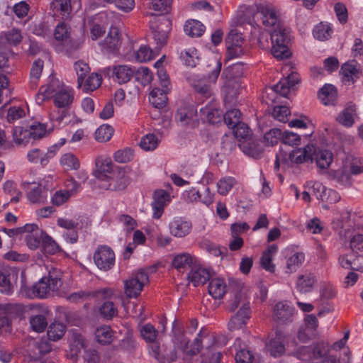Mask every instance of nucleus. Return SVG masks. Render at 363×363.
Wrapping results in <instances>:
<instances>
[{"mask_svg":"<svg viewBox=\"0 0 363 363\" xmlns=\"http://www.w3.org/2000/svg\"><path fill=\"white\" fill-rule=\"evenodd\" d=\"M203 341L206 342V352L201 357L200 363H220L223 355L220 351L217 350L215 338L213 336L208 335L207 330L203 329L200 330L187 353L190 355H195L199 353L201 351Z\"/></svg>","mask_w":363,"mask_h":363,"instance_id":"nucleus-1","label":"nucleus"},{"mask_svg":"<svg viewBox=\"0 0 363 363\" xmlns=\"http://www.w3.org/2000/svg\"><path fill=\"white\" fill-rule=\"evenodd\" d=\"M290 31L283 23H278L271 33L272 53L278 60L289 58L291 55L288 48Z\"/></svg>","mask_w":363,"mask_h":363,"instance_id":"nucleus-2","label":"nucleus"},{"mask_svg":"<svg viewBox=\"0 0 363 363\" xmlns=\"http://www.w3.org/2000/svg\"><path fill=\"white\" fill-rule=\"evenodd\" d=\"M62 272L57 268H52L48 275L43 277L33 286V294L38 298H45L50 291H58L62 285Z\"/></svg>","mask_w":363,"mask_h":363,"instance_id":"nucleus-3","label":"nucleus"},{"mask_svg":"<svg viewBox=\"0 0 363 363\" xmlns=\"http://www.w3.org/2000/svg\"><path fill=\"white\" fill-rule=\"evenodd\" d=\"M237 66H229L224 69L221 78H225L222 91L224 94V101L227 106L228 104H233L237 101V97L240 94V85L237 79L233 77V73Z\"/></svg>","mask_w":363,"mask_h":363,"instance_id":"nucleus-4","label":"nucleus"},{"mask_svg":"<svg viewBox=\"0 0 363 363\" xmlns=\"http://www.w3.org/2000/svg\"><path fill=\"white\" fill-rule=\"evenodd\" d=\"M95 265L101 271L111 269L116 262V255L112 248L108 245H99L93 255Z\"/></svg>","mask_w":363,"mask_h":363,"instance_id":"nucleus-5","label":"nucleus"},{"mask_svg":"<svg viewBox=\"0 0 363 363\" xmlns=\"http://www.w3.org/2000/svg\"><path fill=\"white\" fill-rule=\"evenodd\" d=\"M149 281L147 272L140 269L133 277L124 281L125 295L129 298H136L142 291L143 286Z\"/></svg>","mask_w":363,"mask_h":363,"instance_id":"nucleus-6","label":"nucleus"},{"mask_svg":"<svg viewBox=\"0 0 363 363\" xmlns=\"http://www.w3.org/2000/svg\"><path fill=\"white\" fill-rule=\"evenodd\" d=\"M48 311L46 308L35 304L30 306L29 323L31 328L37 332L42 333L48 325L46 315Z\"/></svg>","mask_w":363,"mask_h":363,"instance_id":"nucleus-7","label":"nucleus"},{"mask_svg":"<svg viewBox=\"0 0 363 363\" xmlns=\"http://www.w3.org/2000/svg\"><path fill=\"white\" fill-rule=\"evenodd\" d=\"M57 149V145L49 147L46 151L35 147L28 151L27 159L30 163L45 167L48 164L50 160L56 155Z\"/></svg>","mask_w":363,"mask_h":363,"instance_id":"nucleus-8","label":"nucleus"},{"mask_svg":"<svg viewBox=\"0 0 363 363\" xmlns=\"http://www.w3.org/2000/svg\"><path fill=\"white\" fill-rule=\"evenodd\" d=\"M66 86L58 79L52 77L45 86H42L35 95L36 103L39 105L43 103L45 99L53 98Z\"/></svg>","mask_w":363,"mask_h":363,"instance_id":"nucleus-9","label":"nucleus"},{"mask_svg":"<svg viewBox=\"0 0 363 363\" xmlns=\"http://www.w3.org/2000/svg\"><path fill=\"white\" fill-rule=\"evenodd\" d=\"M107 185L104 184L103 186L111 191H121L126 188L130 182V179L124 169L116 168L106 180Z\"/></svg>","mask_w":363,"mask_h":363,"instance_id":"nucleus-10","label":"nucleus"},{"mask_svg":"<svg viewBox=\"0 0 363 363\" xmlns=\"http://www.w3.org/2000/svg\"><path fill=\"white\" fill-rule=\"evenodd\" d=\"M150 354L160 363H171L176 359V353L166 345H160V342L149 345Z\"/></svg>","mask_w":363,"mask_h":363,"instance_id":"nucleus-11","label":"nucleus"},{"mask_svg":"<svg viewBox=\"0 0 363 363\" xmlns=\"http://www.w3.org/2000/svg\"><path fill=\"white\" fill-rule=\"evenodd\" d=\"M105 72L118 84H124L132 79L136 69L128 65H116L106 68Z\"/></svg>","mask_w":363,"mask_h":363,"instance_id":"nucleus-12","label":"nucleus"},{"mask_svg":"<svg viewBox=\"0 0 363 363\" xmlns=\"http://www.w3.org/2000/svg\"><path fill=\"white\" fill-rule=\"evenodd\" d=\"M294 308L287 301L278 302L273 310V318L279 324H286L292 321Z\"/></svg>","mask_w":363,"mask_h":363,"instance_id":"nucleus-13","label":"nucleus"},{"mask_svg":"<svg viewBox=\"0 0 363 363\" xmlns=\"http://www.w3.org/2000/svg\"><path fill=\"white\" fill-rule=\"evenodd\" d=\"M171 200L169 194L163 189H157L153 194V201L152 202V217L159 219L164 212L165 206Z\"/></svg>","mask_w":363,"mask_h":363,"instance_id":"nucleus-14","label":"nucleus"},{"mask_svg":"<svg viewBox=\"0 0 363 363\" xmlns=\"http://www.w3.org/2000/svg\"><path fill=\"white\" fill-rule=\"evenodd\" d=\"M170 234L175 238H184L188 235L192 229L190 220L182 217L174 218L169 224Z\"/></svg>","mask_w":363,"mask_h":363,"instance_id":"nucleus-15","label":"nucleus"},{"mask_svg":"<svg viewBox=\"0 0 363 363\" xmlns=\"http://www.w3.org/2000/svg\"><path fill=\"white\" fill-rule=\"evenodd\" d=\"M257 13L260 14L262 23L266 27H277L279 21L278 16L274 8L270 5L256 4Z\"/></svg>","mask_w":363,"mask_h":363,"instance_id":"nucleus-16","label":"nucleus"},{"mask_svg":"<svg viewBox=\"0 0 363 363\" xmlns=\"http://www.w3.org/2000/svg\"><path fill=\"white\" fill-rule=\"evenodd\" d=\"M314 153H315V147L313 144H308L304 147L291 151V161L296 164L313 162Z\"/></svg>","mask_w":363,"mask_h":363,"instance_id":"nucleus-17","label":"nucleus"},{"mask_svg":"<svg viewBox=\"0 0 363 363\" xmlns=\"http://www.w3.org/2000/svg\"><path fill=\"white\" fill-rule=\"evenodd\" d=\"M342 79L345 83L353 84L361 76V70L357 62L350 61L344 63L340 71Z\"/></svg>","mask_w":363,"mask_h":363,"instance_id":"nucleus-18","label":"nucleus"},{"mask_svg":"<svg viewBox=\"0 0 363 363\" xmlns=\"http://www.w3.org/2000/svg\"><path fill=\"white\" fill-rule=\"evenodd\" d=\"M66 186L69 189L68 190H60L54 194L52 197V204L55 206L63 204L69 199L71 195L76 194L80 187V184L72 179L67 181Z\"/></svg>","mask_w":363,"mask_h":363,"instance_id":"nucleus-19","label":"nucleus"},{"mask_svg":"<svg viewBox=\"0 0 363 363\" xmlns=\"http://www.w3.org/2000/svg\"><path fill=\"white\" fill-rule=\"evenodd\" d=\"M299 82L298 74L292 72L286 77L282 78L272 89L281 96L287 97L288 94L293 87Z\"/></svg>","mask_w":363,"mask_h":363,"instance_id":"nucleus-20","label":"nucleus"},{"mask_svg":"<svg viewBox=\"0 0 363 363\" xmlns=\"http://www.w3.org/2000/svg\"><path fill=\"white\" fill-rule=\"evenodd\" d=\"M357 118L355 104H348L336 116V121L345 128H351Z\"/></svg>","mask_w":363,"mask_h":363,"instance_id":"nucleus-21","label":"nucleus"},{"mask_svg":"<svg viewBox=\"0 0 363 363\" xmlns=\"http://www.w3.org/2000/svg\"><path fill=\"white\" fill-rule=\"evenodd\" d=\"M328 177L330 179L337 183L342 187L350 188L352 186L353 180L346 165H344L335 170H330L328 172Z\"/></svg>","mask_w":363,"mask_h":363,"instance_id":"nucleus-22","label":"nucleus"},{"mask_svg":"<svg viewBox=\"0 0 363 363\" xmlns=\"http://www.w3.org/2000/svg\"><path fill=\"white\" fill-rule=\"evenodd\" d=\"M286 335L281 330H277L275 337L272 338L267 343L266 347L270 354L274 357L281 356L285 352L284 342L286 339Z\"/></svg>","mask_w":363,"mask_h":363,"instance_id":"nucleus-23","label":"nucleus"},{"mask_svg":"<svg viewBox=\"0 0 363 363\" xmlns=\"http://www.w3.org/2000/svg\"><path fill=\"white\" fill-rule=\"evenodd\" d=\"M316 281L317 277L313 273L305 272L298 277L296 287L300 293L306 294L312 291Z\"/></svg>","mask_w":363,"mask_h":363,"instance_id":"nucleus-24","label":"nucleus"},{"mask_svg":"<svg viewBox=\"0 0 363 363\" xmlns=\"http://www.w3.org/2000/svg\"><path fill=\"white\" fill-rule=\"evenodd\" d=\"M48 196V189L42 184H38L28 191L27 198L31 203H44Z\"/></svg>","mask_w":363,"mask_h":363,"instance_id":"nucleus-25","label":"nucleus"},{"mask_svg":"<svg viewBox=\"0 0 363 363\" xmlns=\"http://www.w3.org/2000/svg\"><path fill=\"white\" fill-rule=\"evenodd\" d=\"M96 165L97 167V177L102 181L112 174L114 170L117 168L113 166L111 159L99 157L96 160Z\"/></svg>","mask_w":363,"mask_h":363,"instance_id":"nucleus-26","label":"nucleus"},{"mask_svg":"<svg viewBox=\"0 0 363 363\" xmlns=\"http://www.w3.org/2000/svg\"><path fill=\"white\" fill-rule=\"evenodd\" d=\"M121 46L119 30L116 27H111L104 42V48L109 52L118 51Z\"/></svg>","mask_w":363,"mask_h":363,"instance_id":"nucleus-27","label":"nucleus"},{"mask_svg":"<svg viewBox=\"0 0 363 363\" xmlns=\"http://www.w3.org/2000/svg\"><path fill=\"white\" fill-rule=\"evenodd\" d=\"M239 145L240 148L245 155L255 159L260 158L263 154L262 147L255 143L254 140L251 138H250L249 140L241 141Z\"/></svg>","mask_w":363,"mask_h":363,"instance_id":"nucleus-28","label":"nucleus"},{"mask_svg":"<svg viewBox=\"0 0 363 363\" xmlns=\"http://www.w3.org/2000/svg\"><path fill=\"white\" fill-rule=\"evenodd\" d=\"M250 318V310L239 309L237 313L231 318L228 323V328L230 330H235L242 328L246 325L247 321Z\"/></svg>","mask_w":363,"mask_h":363,"instance_id":"nucleus-29","label":"nucleus"},{"mask_svg":"<svg viewBox=\"0 0 363 363\" xmlns=\"http://www.w3.org/2000/svg\"><path fill=\"white\" fill-rule=\"evenodd\" d=\"M54 104L60 108H69L73 102L74 94L68 87H65L53 97Z\"/></svg>","mask_w":363,"mask_h":363,"instance_id":"nucleus-30","label":"nucleus"},{"mask_svg":"<svg viewBox=\"0 0 363 363\" xmlns=\"http://www.w3.org/2000/svg\"><path fill=\"white\" fill-rule=\"evenodd\" d=\"M318 99L325 106L334 105L337 99V89L333 84H325L318 92Z\"/></svg>","mask_w":363,"mask_h":363,"instance_id":"nucleus-31","label":"nucleus"},{"mask_svg":"<svg viewBox=\"0 0 363 363\" xmlns=\"http://www.w3.org/2000/svg\"><path fill=\"white\" fill-rule=\"evenodd\" d=\"M209 294L216 299L222 298L226 292V284L223 279L213 278L209 281L208 286Z\"/></svg>","mask_w":363,"mask_h":363,"instance_id":"nucleus-32","label":"nucleus"},{"mask_svg":"<svg viewBox=\"0 0 363 363\" xmlns=\"http://www.w3.org/2000/svg\"><path fill=\"white\" fill-rule=\"evenodd\" d=\"M277 245L275 244L269 245L267 249L263 252L260 264L263 269L269 272L275 271V265L272 263V259L277 252Z\"/></svg>","mask_w":363,"mask_h":363,"instance_id":"nucleus-33","label":"nucleus"},{"mask_svg":"<svg viewBox=\"0 0 363 363\" xmlns=\"http://www.w3.org/2000/svg\"><path fill=\"white\" fill-rule=\"evenodd\" d=\"M188 279L194 286L203 285L210 279V274L208 271L204 268H193L188 274Z\"/></svg>","mask_w":363,"mask_h":363,"instance_id":"nucleus-34","label":"nucleus"},{"mask_svg":"<svg viewBox=\"0 0 363 363\" xmlns=\"http://www.w3.org/2000/svg\"><path fill=\"white\" fill-rule=\"evenodd\" d=\"M196 117V111L192 106H182L178 108L176 120L182 125L190 124Z\"/></svg>","mask_w":363,"mask_h":363,"instance_id":"nucleus-35","label":"nucleus"},{"mask_svg":"<svg viewBox=\"0 0 363 363\" xmlns=\"http://www.w3.org/2000/svg\"><path fill=\"white\" fill-rule=\"evenodd\" d=\"M244 308H247V310H250V301L246 293L242 289H240L235 294L234 298L230 301L228 304V310L233 312L237 308L244 309Z\"/></svg>","mask_w":363,"mask_h":363,"instance_id":"nucleus-36","label":"nucleus"},{"mask_svg":"<svg viewBox=\"0 0 363 363\" xmlns=\"http://www.w3.org/2000/svg\"><path fill=\"white\" fill-rule=\"evenodd\" d=\"M168 89L154 88L150 93L149 101L157 108H162L167 101V92Z\"/></svg>","mask_w":363,"mask_h":363,"instance_id":"nucleus-37","label":"nucleus"},{"mask_svg":"<svg viewBox=\"0 0 363 363\" xmlns=\"http://www.w3.org/2000/svg\"><path fill=\"white\" fill-rule=\"evenodd\" d=\"M313 160H315L317 167L320 169H327L333 160V153L328 150H317L313 154Z\"/></svg>","mask_w":363,"mask_h":363,"instance_id":"nucleus-38","label":"nucleus"},{"mask_svg":"<svg viewBox=\"0 0 363 363\" xmlns=\"http://www.w3.org/2000/svg\"><path fill=\"white\" fill-rule=\"evenodd\" d=\"M185 33L190 37H200L205 30L204 26L199 21H187L184 26Z\"/></svg>","mask_w":363,"mask_h":363,"instance_id":"nucleus-39","label":"nucleus"},{"mask_svg":"<svg viewBox=\"0 0 363 363\" xmlns=\"http://www.w3.org/2000/svg\"><path fill=\"white\" fill-rule=\"evenodd\" d=\"M180 58L183 63L189 67H196L200 60L198 51L194 48H190L182 51L180 53Z\"/></svg>","mask_w":363,"mask_h":363,"instance_id":"nucleus-40","label":"nucleus"},{"mask_svg":"<svg viewBox=\"0 0 363 363\" xmlns=\"http://www.w3.org/2000/svg\"><path fill=\"white\" fill-rule=\"evenodd\" d=\"M44 62L42 60H35L31 67L29 85L32 89H36L43 71Z\"/></svg>","mask_w":363,"mask_h":363,"instance_id":"nucleus-41","label":"nucleus"},{"mask_svg":"<svg viewBox=\"0 0 363 363\" xmlns=\"http://www.w3.org/2000/svg\"><path fill=\"white\" fill-rule=\"evenodd\" d=\"M95 337L99 344L103 345H109L113 341V333L109 326L104 325L96 328Z\"/></svg>","mask_w":363,"mask_h":363,"instance_id":"nucleus-42","label":"nucleus"},{"mask_svg":"<svg viewBox=\"0 0 363 363\" xmlns=\"http://www.w3.org/2000/svg\"><path fill=\"white\" fill-rule=\"evenodd\" d=\"M65 331V325L60 322L55 321L49 325L47 335L50 340L57 341L64 336Z\"/></svg>","mask_w":363,"mask_h":363,"instance_id":"nucleus-43","label":"nucleus"},{"mask_svg":"<svg viewBox=\"0 0 363 363\" xmlns=\"http://www.w3.org/2000/svg\"><path fill=\"white\" fill-rule=\"evenodd\" d=\"M291 161V152L280 148L279 151L276 154V160L274 162V169L278 170L280 167L282 169H287L292 164Z\"/></svg>","mask_w":363,"mask_h":363,"instance_id":"nucleus-44","label":"nucleus"},{"mask_svg":"<svg viewBox=\"0 0 363 363\" xmlns=\"http://www.w3.org/2000/svg\"><path fill=\"white\" fill-rule=\"evenodd\" d=\"M333 32V30L330 25L322 22L316 25L313 30L314 38L321 41L328 40L331 37Z\"/></svg>","mask_w":363,"mask_h":363,"instance_id":"nucleus-45","label":"nucleus"},{"mask_svg":"<svg viewBox=\"0 0 363 363\" xmlns=\"http://www.w3.org/2000/svg\"><path fill=\"white\" fill-rule=\"evenodd\" d=\"M0 291L7 295L13 291V286L10 280V271L6 267L0 271Z\"/></svg>","mask_w":363,"mask_h":363,"instance_id":"nucleus-46","label":"nucleus"},{"mask_svg":"<svg viewBox=\"0 0 363 363\" xmlns=\"http://www.w3.org/2000/svg\"><path fill=\"white\" fill-rule=\"evenodd\" d=\"M140 333L142 337L150 345L159 341L157 338L158 331L150 323L143 325L140 329Z\"/></svg>","mask_w":363,"mask_h":363,"instance_id":"nucleus-47","label":"nucleus"},{"mask_svg":"<svg viewBox=\"0 0 363 363\" xmlns=\"http://www.w3.org/2000/svg\"><path fill=\"white\" fill-rule=\"evenodd\" d=\"M30 133L21 127H15L13 131V140L17 145L25 146L30 140Z\"/></svg>","mask_w":363,"mask_h":363,"instance_id":"nucleus-48","label":"nucleus"},{"mask_svg":"<svg viewBox=\"0 0 363 363\" xmlns=\"http://www.w3.org/2000/svg\"><path fill=\"white\" fill-rule=\"evenodd\" d=\"M70 28L65 23H60L57 25L54 32V37L57 41L62 42L66 45L69 42Z\"/></svg>","mask_w":363,"mask_h":363,"instance_id":"nucleus-49","label":"nucleus"},{"mask_svg":"<svg viewBox=\"0 0 363 363\" xmlns=\"http://www.w3.org/2000/svg\"><path fill=\"white\" fill-rule=\"evenodd\" d=\"M305 255L303 252H296L287 259L286 272L292 273L296 272L303 263Z\"/></svg>","mask_w":363,"mask_h":363,"instance_id":"nucleus-50","label":"nucleus"},{"mask_svg":"<svg viewBox=\"0 0 363 363\" xmlns=\"http://www.w3.org/2000/svg\"><path fill=\"white\" fill-rule=\"evenodd\" d=\"M192 261V257L190 254L187 252H183L178 254L174 257L172 261V265L178 271H182L190 267Z\"/></svg>","mask_w":363,"mask_h":363,"instance_id":"nucleus-51","label":"nucleus"},{"mask_svg":"<svg viewBox=\"0 0 363 363\" xmlns=\"http://www.w3.org/2000/svg\"><path fill=\"white\" fill-rule=\"evenodd\" d=\"M86 346V340L83 335L79 333L72 334L69 340V348L72 354L77 355Z\"/></svg>","mask_w":363,"mask_h":363,"instance_id":"nucleus-52","label":"nucleus"},{"mask_svg":"<svg viewBox=\"0 0 363 363\" xmlns=\"http://www.w3.org/2000/svg\"><path fill=\"white\" fill-rule=\"evenodd\" d=\"M169 21L165 19L164 21L162 22L153 32L154 39L160 47L164 46L167 43L168 39V30H164L162 27V26H166L169 28Z\"/></svg>","mask_w":363,"mask_h":363,"instance_id":"nucleus-53","label":"nucleus"},{"mask_svg":"<svg viewBox=\"0 0 363 363\" xmlns=\"http://www.w3.org/2000/svg\"><path fill=\"white\" fill-rule=\"evenodd\" d=\"M41 247L45 254L54 255L60 250L58 244L47 233L43 235Z\"/></svg>","mask_w":363,"mask_h":363,"instance_id":"nucleus-54","label":"nucleus"},{"mask_svg":"<svg viewBox=\"0 0 363 363\" xmlns=\"http://www.w3.org/2000/svg\"><path fill=\"white\" fill-rule=\"evenodd\" d=\"M113 128L111 125H102L95 131L94 138L98 142H107L113 136Z\"/></svg>","mask_w":363,"mask_h":363,"instance_id":"nucleus-55","label":"nucleus"},{"mask_svg":"<svg viewBox=\"0 0 363 363\" xmlns=\"http://www.w3.org/2000/svg\"><path fill=\"white\" fill-rule=\"evenodd\" d=\"M241 118V112L240 110L233 108L227 111L223 116V121L230 128H234L236 124L239 123Z\"/></svg>","mask_w":363,"mask_h":363,"instance_id":"nucleus-56","label":"nucleus"},{"mask_svg":"<svg viewBox=\"0 0 363 363\" xmlns=\"http://www.w3.org/2000/svg\"><path fill=\"white\" fill-rule=\"evenodd\" d=\"M51 7L57 11H60L63 18H67L72 10L71 0H53Z\"/></svg>","mask_w":363,"mask_h":363,"instance_id":"nucleus-57","label":"nucleus"},{"mask_svg":"<svg viewBox=\"0 0 363 363\" xmlns=\"http://www.w3.org/2000/svg\"><path fill=\"white\" fill-rule=\"evenodd\" d=\"M60 164L67 170L78 169L80 164L77 157L72 153L63 155L60 159Z\"/></svg>","mask_w":363,"mask_h":363,"instance_id":"nucleus-58","label":"nucleus"},{"mask_svg":"<svg viewBox=\"0 0 363 363\" xmlns=\"http://www.w3.org/2000/svg\"><path fill=\"white\" fill-rule=\"evenodd\" d=\"M74 69L77 75V84L79 88L82 86L86 74L89 72L90 68L88 64L82 61H78L74 64Z\"/></svg>","mask_w":363,"mask_h":363,"instance_id":"nucleus-59","label":"nucleus"},{"mask_svg":"<svg viewBox=\"0 0 363 363\" xmlns=\"http://www.w3.org/2000/svg\"><path fill=\"white\" fill-rule=\"evenodd\" d=\"M236 184L235 179L232 177H223L217 182L218 192L220 195H226Z\"/></svg>","mask_w":363,"mask_h":363,"instance_id":"nucleus-60","label":"nucleus"},{"mask_svg":"<svg viewBox=\"0 0 363 363\" xmlns=\"http://www.w3.org/2000/svg\"><path fill=\"white\" fill-rule=\"evenodd\" d=\"M148 8L161 13H167L170 11L169 0H150Z\"/></svg>","mask_w":363,"mask_h":363,"instance_id":"nucleus-61","label":"nucleus"},{"mask_svg":"<svg viewBox=\"0 0 363 363\" xmlns=\"http://www.w3.org/2000/svg\"><path fill=\"white\" fill-rule=\"evenodd\" d=\"M45 233L43 230H37L33 234H28L26 236V242L28 247L31 250H36L40 247L43 241V235Z\"/></svg>","mask_w":363,"mask_h":363,"instance_id":"nucleus-62","label":"nucleus"},{"mask_svg":"<svg viewBox=\"0 0 363 363\" xmlns=\"http://www.w3.org/2000/svg\"><path fill=\"white\" fill-rule=\"evenodd\" d=\"M155 57V52L146 45L140 46V48L135 52V60L140 62L150 61Z\"/></svg>","mask_w":363,"mask_h":363,"instance_id":"nucleus-63","label":"nucleus"},{"mask_svg":"<svg viewBox=\"0 0 363 363\" xmlns=\"http://www.w3.org/2000/svg\"><path fill=\"white\" fill-rule=\"evenodd\" d=\"M158 145V139L154 134H147L142 138L140 146L142 149L150 151L155 150Z\"/></svg>","mask_w":363,"mask_h":363,"instance_id":"nucleus-64","label":"nucleus"}]
</instances>
